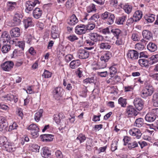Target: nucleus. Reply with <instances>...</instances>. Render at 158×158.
<instances>
[{"label":"nucleus","mask_w":158,"mask_h":158,"mask_svg":"<svg viewBox=\"0 0 158 158\" xmlns=\"http://www.w3.org/2000/svg\"><path fill=\"white\" fill-rule=\"evenodd\" d=\"M153 92V88L152 85H148L142 90L141 93V96L143 98H145L148 96H151Z\"/></svg>","instance_id":"3"},{"label":"nucleus","mask_w":158,"mask_h":158,"mask_svg":"<svg viewBox=\"0 0 158 158\" xmlns=\"http://www.w3.org/2000/svg\"><path fill=\"white\" fill-rule=\"evenodd\" d=\"M132 7L131 6L126 4L123 6V9L125 12L127 14L130 13L132 10Z\"/></svg>","instance_id":"41"},{"label":"nucleus","mask_w":158,"mask_h":158,"mask_svg":"<svg viewBox=\"0 0 158 158\" xmlns=\"http://www.w3.org/2000/svg\"><path fill=\"white\" fill-rule=\"evenodd\" d=\"M11 36L14 37L19 36L20 35V30L18 27L12 28L10 31Z\"/></svg>","instance_id":"22"},{"label":"nucleus","mask_w":158,"mask_h":158,"mask_svg":"<svg viewBox=\"0 0 158 158\" xmlns=\"http://www.w3.org/2000/svg\"><path fill=\"white\" fill-rule=\"evenodd\" d=\"M142 35L143 38L147 40H150L152 39V33L148 30H143L142 32Z\"/></svg>","instance_id":"23"},{"label":"nucleus","mask_w":158,"mask_h":158,"mask_svg":"<svg viewBox=\"0 0 158 158\" xmlns=\"http://www.w3.org/2000/svg\"><path fill=\"white\" fill-rule=\"evenodd\" d=\"M89 37L90 39L95 42L102 41L104 38L103 36L96 33H91L89 34Z\"/></svg>","instance_id":"7"},{"label":"nucleus","mask_w":158,"mask_h":158,"mask_svg":"<svg viewBox=\"0 0 158 158\" xmlns=\"http://www.w3.org/2000/svg\"><path fill=\"white\" fill-rule=\"evenodd\" d=\"M78 20L75 15H73L68 20V23L71 25H74L77 23Z\"/></svg>","instance_id":"26"},{"label":"nucleus","mask_w":158,"mask_h":158,"mask_svg":"<svg viewBox=\"0 0 158 158\" xmlns=\"http://www.w3.org/2000/svg\"><path fill=\"white\" fill-rule=\"evenodd\" d=\"M138 146V143L137 142L135 141L131 143H129L128 144V147L130 149L136 147H137Z\"/></svg>","instance_id":"55"},{"label":"nucleus","mask_w":158,"mask_h":158,"mask_svg":"<svg viewBox=\"0 0 158 158\" xmlns=\"http://www.w3.org/2000/svg\"><path fill=\"white\" fill-rule=\"evenodd\" d=\"M149 64L152 65L158 61V55H152L149 59Z\"/></svg>","instance_id":"39"},{"label":"nucleus","mask_w":158,"mask_h":158,"mask_svg":"<svg viewBox=\"0 0 158 158\" xmlns=\"http://www.w3.org/2000/svg\"><path fill=\"white\" fill-rule=\"evenodd\" d=\"M9 142L5 137H2L0 138V144L1 145L4 146L5 147L6 144L9 143Z\"/></svg>","instance_id":"49"},{"label":"nucleus","mask_w":158,"mask_h":158,"mask_svg":"<svg viewBox=\"0 0 158 158\" xmlns=\"http://www.w3.org/2000/svg\"><path fill=\"white\" fill-rule=\"evenodd\" d=\"M115 65H114L109 68L110 74L111 75L115 74L117 72V69Z\"/></svg>","instance_id":"54"},{"label":"nucleus","mask_w":158,"mask_h":158,"mask_svg":"<svg viewBox=\"0 0 158 158\" xmlns=\"http://www.w3.org/2000/svg\"><path fill=\"white\" fill-rule=\"evenodd\" d=\"M16 6V2H8L7 4V10L8 11L13 10L15 8Z\"/></svg>","instance_id":"32"},{"label":"nucleus","mask_w":158,"mask_h":158,"mask_svg":"<svg viewBox=\"0 0 158 158\" xmlns=\"http://www.w3.org/2000/svg\"><path fill=\"white\" fill-rule=\"evenodd\" d=\"M102 19L104 20H107V23L109 25L112 24L114 22L115 16L113 14L106 11L102 13L101 16Z\"/></svg>","instance_id":"2"},{"label":"nucleus","mask_w":158,"mask_h":158,"mask_svg":"<svg viewBox=\"0 0 158 158\" xmlns=\"http://www.w3.org/2000/svg\"><path fill=\"white\" fill-rule=\"evenodd\" d=\"M111 31L116 37H117L118 36H121L119 35L121 33V31L118 29H112L111 30Z\"/></svg>","instance_id":"51"},{"label":"nucleus","mask_w":158,"mask_h":158,"mask_svg":"<svg viewBox=\"0 0 158 158\" xmlns=\"http://www.w3.org/2000/svg\"><path fill=\"white\" fill-rule=\"evenodd\" d=\"M66 39L71 42H73L78 39V37L75 35H70L66 37Z\"/></svg>","instance_id":"48"},{"label":"nucleus","mask_w":158,"mask_h":158,"mask_svg":"<svg viewBox=\"0 0 158 158\" xmlns=\"http://www.w3.org/2000/svg\"><path fill=\"white\" fill-rule=\"evenodd\" d=\"M23 23L24 27L26 29L32 26L33 25L32 19L31 18H28L26 19H24L23 21Z\"/></svg>","instance_id":"28"},{"label":"nucleus","mask_w":158,"mask_h":158,"mask_svg":"<svg viewBox=\"0 0 158 158\" xmlns=\"http://www.w3.org/2000/svg\"><path fill=\"white\" fill-rule=\"evenodd\" d=\"M131 39L134 41H139L140 38L138 34L133 33L132 35Z\"/></svg>","instance_id":"57"},{"label":"nucleus","mask_w":158,"mask_h":158,"mask_svg":"<svg viewBox=\"0 0 158 158\" xmlns=\"http://www.w3.org/2000/svg\"><path fill=\"white\" fill-rule=\"evenodd\" d=\"M145 118L146 121L149 122H153L156 118L152 110L146 115Z\"/></svg>","instance_id":"18"},{"label":"nucleus","mask_w":158,"mask_h":158,"mask_svg":"<svg viewBox=\"0 0 158 158\" xmlns=\"http://www.w3.org/2000/svg\"><path fill=\"white\" fill-rule=\"evenodd\" d=\"M55 155L56 158H63L62 152L59 150H57L55 152Z\"/></svg>","instance_id":"64"},{"label":"nucleus","mask_w":158,"mask_h":158,"mask_svg":"<svg viewBox=\"0 0 158 158\" xmlns=\"http://www.w3.org/2000/svg\"><path fill=\"white\" fill-rule=\"evenodd\" d=\"M146 20L148 23H152L155 20V15L154 14H148L144 16Z\"/></svg>","instance_id":"33"},{"label":"nucleus","mask_w":158,"mask_h":158,"mask_svg":"<svg viewBox=\"0 0 158 158\" xmlns=\"http://www.w3.org/2000/svg\"><path fill=\"white\" fill-rule=\"evenodd\" d=\"M139 63L141 66L142 67H147L148 66L149 62H148L147 60L144 59H141L139 60Z\"/></svg>","instance_id":"40"},{"label":"nucleus","mask_w":158,"mask_h":158,"mask_svg":"<svg viewBox=\"0 0 158 158\" xmlns=\"http://www.w3.org/2000/svg\"><path fill=\"white\" fill-rule=\"evenodd\" d=\"M24 90H25L27 93L28 94H31L35 93L33 89L32 86H28L27 87V89H25Z\"/></svg>","instance_id":"56"},{"label":"nucleus","mask_w":158,"mask_h":158,"mask_svg":"<svg viewBox=\"0 0 158 158\" xmlns=\"http://www.w3.org/2000/svg\"><path fill=\"white\" fill-rule=\"evenodd\" d=\"M134 104L135 108L139 110H141L143 107V101L140 98H136L134 100Z\"/></svg>","instance_id":"10"},{"label":"nucleus","mask_w":158,"mask_h":158,"mask_svg":"<svg viewBox=\"0 0 158 158\" xmlns=\"http://www.w3.org/2000/svg\"><path fill=\"white\" fill-rule=\"evenodd\" d=\"M127 99L122 97L120 98L118 100V104H120L122 107H125L127 105Z\"/></svg>","instance_id":"46"},{"label":"nucleus","mask_w":158,"mask_h":158,"mask_svg":"<svg viewBox=\"0 0 158 158\" xmlns=\"http://www.w3.org/2000/svg\"><path fill=\"white\" fill-rule=\"evenodd\" d=\"M10 49V46L8 44L3 45L1 48V51L3 53H7Z\"/></svg>","instance_id":"43"},{"label":"nucleus","mask_w":158,"mask_h":158,"mask_svg":"<svg viewBox=\"0 0 158 158\" xmlns=\"http://www.w3.org/2000/svg\"><path fill=\"white\" fill-rule=\"evenodd\" d=\"M39 3L38 0H33L32 1H28L25 3V11L27 13L33 10V8L37 4Z\"/></svg>","instance_id":"5"},{"label":"nucleus","mask_w":158,"mask_h":158,"mask_svg":"<svg viewBox=\"0 0 158 158\" xmlns=\"http://www.w3.org/2000/svg\"><path fill=\"white\" fill-rule=\"evenodd\" d=\"M116 39L115 44L117 45L120 46L124 44L125 40L124 37L122 36H118L116 37Z\"/></svg>","instance_id":"30"},{"label":"nucleus","mask_w":158,"mask_h":158,"mask_svg":"<svg viewBox=\"0 0 158 158\" xmlns=\"http://www.w3.org/2000/svg\"><path fill=\"white\" fill-rule=\"evenodd\" d=\"M99 17V15L98 14H95L89 19L88 21H91L93 23L96 22Z\"/></svg>","instance_id":"47"},{"label":"nucleus","mask_w":158,"mask_h":158,"mask_svg":"<svg viewBox=\"0 0 158 158\" xmlns=\"http://www.w3.org/2000/svg\"><path fill=\"white\" fill-rule=\"evenodd\" d=\"M128 132L131 135L135 137L137 139H139L142 135L140 131L137 128L131 129L129 130Z\"/></svg>","instance_id":"11"},{"label":"nucleus","mask_w":158,"mask_h":158,"mask_svg":"<svg viewBox=\"0 0 158 158\" xmlns=\"http://www.w3.org/2000/svg\"><path fill=\"white\" fill-rule=\"evenodd\" d=\"M14 65V64L12 61H7L2 64L1 66L4 71H9L13 68Z\"/></svg>","instance_id":"9"},{"label":"nucleus","mask_w":158,"mask_h":158,"mask_svg":"<svg viewBox=\"0 0 158 158\" xmlns=\"http://www.w3.org/2000/svg\"><path fill=\"white\" fill-rule=\"evenodd\" d=\"M112 57V53L110 52L107 51L104 52L102 54L100 59L101 61L104 62V63L101 65L99 63L96 67L93 68L94 69L97 70L105 68L106 66V63L108 62Z\"/></svg>","instance_id":"1"},{"label":"nucleus","mask_w":158,"mask_h":158,"mask_svg":"<svg viewBox=\"0 0 158 158\" xmlns=\"http://www.w3.org/2000/svg\"><path fill=\"white\" fill-rule=\"evenodd\" d=\"M51 35L52 38L54 39H55L59 37L60 32L57 27L55 26L52 27L51 31Z\"/></svg>","instance_id":"16"},{"label":"nucleus","mask_w":158,"mask_h":158,"mask_svg":"<svg viewBox=\"0 0 158 158\" xmlns=\"http://www.w3.org/2000/svg\"><path fill=\"white\" fill-rule=\"evenodd\" d=\"M144 48V45L139 42L136 44L135 46V48L136 50L141 51Z\"/></svg>","instance_id":"50"},{"label":"nucleus","mask_w":158,"mask_h":158,"mask_svg":"<svg viewBox=\"0 0 158 158\" xmlns=\"http://www.w3.org/2000/svg\"><path fill=\"white\" fill-rule=\"evenodd\" d=\"M142 12L139 10L136 11L133 15V17L135 19V22L139 20L142 16Z\"/></svg>","instance_id":"36"},{"label":"nucleus","mask_w":158,"mask_h":158,"mask_svg":"<svg viewBox=\"0 0 158 158\" xmlns=\"http://www.w3.org/2000/svg\"><path fill=\"white\" fill-rule=\"evenodd\" d=\"M65 118L64 114L62 113H60L54 115V119L55 122L57 124H59L62 119Z\"/></svg>","instance_id":"27"},{"label":"nucleus","mask_w":158,"mask_h":158,"mask_svg":"<svg viewBox=\"0 0 158 158\" xmlns=\"http://www.w3.org/2000/svg\"><path fill=\"white\" fill-rule=\"evenodd\" d=\"M86 27V31L87 30H91L93 29L95 27V25L94 23H90L85 25Z\"/></svg>","instance_id":"62"},{"label":"nucleus","mask_w":158,"mask_h":158,"mask_svg":"<svg viewBox=\"0 0 158 158\" xmlns=\"http://www.w3.org/2000/svg\"><path fill=\"white\" fill-rule=\"evenodd\" d=\"M118 142L117 141H113L111 145V149L112 151H114L117 149V144Z\"/></svg>","instance_id":"59"},{"label":"nucleus","mask_w":158,"mask_h":158,"mask_svg":"<svg viewBox=\"0 0 158 158\" xmlns=\"http://www.w3.org/2000/svg\"><path fill=\"white\" fill-rule=\"evenodd\" d=\"M5 147L7 149V150L10 152L14 151L15 150V148L14 147V144L10 142H9V143L6 144Z\"/></svg>","instance_id":"37"},{"label":"nucleus","mask_w":158,"mask_h":158,"mask_svg":"<svg viewBox=\"0 0 158 158\" xmlns=\"http://www.w3.org/2000/svg\"><path fill=\"white\" fill-rule=\"evenodd\" d=\"M147 49L151 52H154L157 49V46L155 44L150 42L147 45Z\"/></svg>","instance_id":"34"},{"label":"nucleus","mask_w":158,"mask_h":158,"mask_svg":"<svg viewBox=\"0 0 158 158\" xmlns=\"http://www.w3.org/2000/svg\"><path fill=\"white\" fill-rule=\"evenodd\" d=\"M126 114L129 117L136 116L138 114V112L132 106H128L126 110Z\"/></svg>","instance_id":"8"},{"label":"nucleus","mask_w":158,"mask_h":158,"mask_svg":"<svg viewBox=\"0 0 158 158\" xmlns=\"http://www.w3.org/2000/svg\"><path fill=\"white\" fill-rule=\"evenodd\" d=\"M9 38L10 36L8 32L4 31L2 33L0 38V41L3 43H5L8 41Z\"/></svg>","instance_id":"25"},{"label":"nucleus","mask_w":158,"mask_h":158,"mask_svg":"<svg viewBox=\"0 0 158 158\" xmlns=\"http://www.w3.org/2000/svg\"><path fill=\"white\" fill-rule=\"evenodd\" d=\"M6 119L2 116H0V131H2L6 129L7 126L6 123Z\"/></svg>","instance_id":"19"},{"label":"nucleus","mask_w":158,"mask_h":158,"mask_svg":"<svg viewBox=\"0 0 158 158\" xmlns=\"http://www.w3.org/2000/svg\"><path fill=\"white\" fill-rule=\"evenodd\" d=\"M94 81V80L93 77L88 78L84 80L83 81V83L85 84H87L89 83H93Z\"/></svg>","instance_id":"58"},{"label":"nucleus","mask_w":158,"mask_h":158,"mask_svg":"<svg viewBox=\"0 0 158 158\" xmlns=\"http://www.w3.org/2000/svg\"><path fill=\"white\" fill-rule=\"evenodd\" d=\"M134 86L130 85L126 86L124 87V91L125 92L132 91L134 89Z\"/></svg>","instance_id":"61"},{"label":"nucleus","mask_w":158,"mask_h":158,"mask_svg":"<svg viewBox=\"0 0 158 158\" xmlns=\"http://www.w3.org/2000/svg\"><path fill=\"white\" fill-rule=\"evenodd\" d=\"M61 88L60 87H56L53 89L52 92L53 97L56 100H59L61 97Z\"/></svg>","instance_id":"17"},{"label":"nucleus","mask_w":158,"mask_h":158,"mask_svg":"<svg viewBox=\"0 0 158 158\" xmlns=\"http://www.w3.org/2000/svg\"><path fill=\"white\" fill-rule=\"evenodd\" d=\"M126 16L123 15L116 19L115 23L118 24H123L126 19Z\"/></svg>","instance_id":"45"},{"label":"nucleus","mask_w":158,"mask_h":158,"mask_svg":"<svg viewBox=\"0 0 158 158\" xmlns=\"http://www.w3.org/2000/svg\"><path fill=\"white\" fill-rule=\"evenodd\" d=\"M77 56L78 58L81 59H86L89 56V52L87 51L82 49H79L77 52Z\"/></svg>","instance_id":"13"},{"label":"nucleus","mask_w":158,"mask_h":158,"mask_svg":"<svg viewBox=\"0 0 158 158\" xmlns=\"http://www.w3.org/2000/svg\"><path fill=\"white\" fill-rule=\"evenodd\" d=\"M42 13V10L40 9L36 8L33 12V16L35 18L38 19L41 17Z\"/></svg>","instance_id":"24"},{"label":"nucleus","mask_w":158,"mask_h":158,"mask_svg":"<svg viewBox=\"0 0 158 158\" xmlns=\"http://www.w3.org/2000/svg\"><path fill=\"white\" fill-rule=\"evenodd\" d=\"M4 97L6 100L11 101L13 100L14 95L11 94H9L7 95H5Z\"/></svg>","instance_id":"60"},{"label":"nucleus","mask_w":158,"mask_h":158,"mask_svg":"<svg viewBox=\"0 0 158 158\" xmlns=\"http://www.w3.org/2000/svg\"><path fill=\"white\" fill-rule=\"evenodd\" d=\"M80 64V62L79 60H74L72 61L70 64V67L72 69H75Z\"/></svg>","instance_id":"31"},{"label":"nucleus","mask_w":158,"mask_h":158,"mask_svg":"<svg viewBox=\"0 0 158 158\" xmlns=\"http://www.w3.org/2000/svg\"><path fill=\"white\" fill-rule=\"evenodd\" d=\"M41 153L43 157L47 158L51 155V151L46 147H43L41 150Z\"/></svg>","instance_id":"20"},{"label":"nucleus","mask_w":158,"mask_h":158,"mask_svg":"<svg viewBox=\"0 0 158 158\" xmlns=\"http://www.w3.org/2000/svg\"><path fill=\"white\" fill-rule=\"evenodd\" d=\"M22 17L23 16L21 14H15L14 17L12 25L14 26L19 25L21 23Z\"/></svg>","instance_id":"14"},{"label":"nucleus","mask_w":158,"mask_h":158,"mask_svg":"<svg viewBox=\"0 0 158 158\" xmlns=\"http://www.w3.org/2000/svg\"><path fill=\"white\" fill-rule=\"evenodd\" d=\"M27 129L30 131L31 134L33 138H37L39 136V129L36 124L34 123L31 124Z\"/></svg>","instance_id":"4"},{"label":"nucleus","mask_w":158,"mask_h":158,"mask_svg":"<svg viewBox=\"0 0 158 158\" xmlns=\"http://www.w3.org/2000/svg\"><path fill=\"white\" fill-rule=\"evenodd\" d=\"M73 5V0H68L66 2V6L68 9L70 8Z\"/></svg>","instance_id":"63"},{"label":"nucleus","mask_w":158,"mask_h":158,"mask_svg":"<svg viewBox=\"0 0 158 158\" xmlns=\"http://www.w3.org/2000/svg\"><path fill=\"white\" fill-rule=\"evenodd\" d=\"M127 58L131 60H135L138 59L139 53L135 50H129L127 53Z\"/></svg>","instance_id":"6"},{"label":"nucleus","mask_w":158,"mask_h":158,"mask_svg":"<svg viewBox=\"0 0 158 158\" xmlns=\"http://www.w3.org/2000/svg\"><path fill=\"white\" fill-rule=\"evenodd\" d=\"M53 135L50 134H45L43 136V141L44 142L52 141L53 139Z\"/></svg>","instance_id":"38"},{"label":"nucleus","mask_w":158,"mask_h":158,"mask_svg":"<svg viewBox=\"0 0 158 158\" xmlns=\"http://www.w3.org/2000/svg\"><path fill=\"white\" fill-rule=\"evenodd\" d=\"M43 112V110L42 109H40L38 112L35 114L34 119L36 122H38L40 121L41 117L42 116Z\"/></svg>","instance_id":"29"},{"label":"nucleus","mask_w":158,"mask_h":158,"mask_svg":"<svg viewBox=\"0 0 158 158\" xmlns=\"http://www.w3.org/2000/svg\"><path fill=\"white\" fill-rule=\"evenodd\" d=\"M143 119L140 118L136 119L134 123V126L138 127H142L143 124Z\"/></svg>","instance_id":"35"},{"label":"nucleus","mask_w":158,"mask_h":158,"mask_svg":"<svg viewBox=\"0 0 158 158\" xmlns=\"http://www.w3.org/2000/svg\"><path fill=\"white\" fill-rule=\"evenodd\" d=\"M88 92L87 87L84 86L81 87L78 92V94L80 97L85 98L87 96V93Z\"/></svg>","instance_id":"21"},{"label":"nucleus","mask_w":158,"mask_h":158,"mask_svg":"<svg viewBox=\"0 0 158 158\" xmlns=\"http://www.w3.org/2000/svg\"><path fill=\"white\" fill-rule=\"evenodd\" d=\"M96 10L95 5L93 4L89 5L87 8V11L89 13L93 11H95Z\"/></svg>","instance_id":"53"},{"label":"nucleus","mask_w":158,"mask_h":158,"mask_svg":"<svg viewBox=\"0 0 158 158\" xmlns=\"http://www.w3.org/2000/svg\"><path fill=\"white\" fill-rule=\"evenodd\" d=\"M152 101L153 106L155 107L158 106V94H154L153 96Z\"/></svg>","instance_id":"44"},{"label":"nucleus","mask_w":158,"mask_h":158,"mask_svg":"<svg viewBox=\"0 0 158 158\" xmlns=\"http://www.w3.org/2000/svg\"><path fill=\"white\" fill-rule=\"evenodd\" d=\"M52 74V73L48 71L44 70V73L42 74V76L45 78H49L51 77Z\"/></svg>","instance_id":"52"},{"label":"nucleus","mask_w":158,"mask_h":158,"mask_svg":"<svg viewBox=\"0 0 158 158\" xmlns=\"http://www.w3.org/2000/svg\"><path fill=\"white\" fill-rule=\"evenodd\" d=\"M108 40L103 41H102L98 44V47L100 49L102 50H109L111 47V44L108 42Z\"/></svg>","instance_id":"15"},{"label":"nucleus","mask_w":158,"mask_h":158,"mask_svg":"<svg viewBox=\"0 0 158 158\" xmlns=\"http://www.w3.org/2000/svg\"><path fill=\"white\" fill-rule=\"evenodd\" d=\"M86 139V138L84 135L82 134H80L77 138L76 140L79 142L80 143H81L84 142Z\"/></svg>","instance_id":"42"},{"label":"nucleus","mask_w":158,"mask_h":158,"mask_svg":"<svg viewBox=\"0 0 158 158\" xmlns=\"http://www.w3.org/2000/svg\"><path fill=\"white\" fill-rule=\"evenodd\" d=\"M86 27L85 25L80 24L76 26L75 28V32L78 35H82L85 34L86 32Z\"/></svg>","instance_id":"12"}]
</instances>
